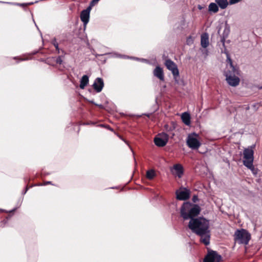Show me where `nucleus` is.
Segmentation results:
<instances>
[{"instance_id":"obj_1","label":"nucleus","mask_w":262,"mask_h":262,"mask_svg":"<svg viewBox=\"0 0 262 262\" xmlns=\"http://www.w3.org/2000/svg\"><path fill=\"white\" fill-rule=\"evenodd\" d=\"M209 222L203 217L191 219L188 227L191 230L200 236V241L205 245L210 243V231Z\"/></svg>"},{"instance_id":"obj_2","label":"nucleus","mask_w":262,"mask_h":262,"mask_svg":"<svg viewBox=\"0 0 262 262\" xmlns=\"http://www.w3.org/2000/svg\"><path fill=\"white\" fill-rule=\"evenodd\" d=\"M227 66L224 71V75L227 83L233 87L237 86L240 82L239 76L241 71L237 66H234L232 60L227 54Z\"/></svg>"},{"instance_id":"obj_3","label":"nucleus","mask_w":262,"mask_h":262,"mask_svg":"<svg viewBox=\"0 0 262 262\" xmlns=\"http://www.w3.org/2000/svg\"><path fill=\"white\" fill-rule=\"evenodd\" d=\"M201 211L200 207L196 204L190 202H184L180 210L181 215L184 220L193 219V217L197 216Z\"/></svg>"},{"instance_id":"obj_4","label":"nucleus","mask_w":262,"mask_h":262,"mask_svg":"<svg viewBox=\"0 0 262 262\" xmlns=\"http://www.w3.org/2000/svg\"><path fill=\"white\" fill-rule=\"evenodd\" d=\"M186 142L189 148L193 150L199 149L201 145L200 137L195 133L188 135Z\"/></svg>"},{"instance_id":"obj_5","label":"nucleus","mask_w":262,"mask_h":262,"mask_svg":"<svg viewBox=\"0 0 262 262\" xmlns=\"http://www.w3.org/2000/svg\"><path fill=\"white\" fill-rule=\"evenodd\" d=\"M235 241L239 244H248L250 239V234L245 230H238L234 234Z\"/></svg>"},{"instance_id":"obj_6","label":"nucleus","mask_w":262,"mask_h":262,"mask_svg":"<svg viewBox=\"0 0 262 262\" xmlns=\"http://www.w3.org/2000/svg\"><path fill=\"white\" fill-rule=\"evenodd\" d=\"M254 145L245 148L243 151V164L246 165L253 163Z\"/></svg>"},{"instance_id":"obj_7","label":"nucleus","mask_w":262,"mask_h":262,"mask_svg":"<svg viewBox=\"0 0 262 262\" xmlns=\"http://www.w3.org/2000/svg\"><path fill=\"white\" fill-rule=\"evenodd\" d=\"M222 257L214 251L208 252L204 258V262H221Z\"/></svg>"},{"instance_id":"obj_8","label":"nucleus","mask_w":262,"mask_h":262,"mask_svg":"<svg viewBox=\"0 0 262 262\" xmlns=\"http://www.w3.org/2000/svg\"><path fill=\"white\" fill-rule=\"evenodd\" d=\"M168 140V135L166 133H162L155 137L154 142L157 146L163 147L166 144Z\"/></svg>"},{"instance_id":"obj_9","label":"nucleus","mask_w":262,"mask_h":262,"mask_svg":"<svg viewBox=\"0 0 262 262\" xmlns=\"http://www.w3.org/2000/svg\"><path fill=\"white\" fill-rule=\"evenodd\" d=\"M190 192L189 190L181 187L176 192L177 199L179 200H186L189 199Z\"/></svg>"},{"instance_id":"obj_10","label":"nucleus","mask_w":262,"mask_h":262,"mask_svg":"<svg viewBox=\"0 0 262 262\" xmlns=\"http://www.w3.org/2000/svg\"><path fill=\"white\" fill-rule=\"evenodd\" d=\"M165 66L166 68L171 71L174 76H179V72L177 65L174 62L170 59H167L165 61Z\"/></svg>"},{"instance_id":"obj_11","label":"nucleus","mask_w":262,"mask_h":262,"mask_svg":"<svg viewBox=\"0 0 262 262\" xmlns=\"http://www.w3.org/2000/svg\"><path fill=\"white\" fill-rule=\"evenodd\" d=\"M91 10V7H89L87 9L81 11L80 14V19L83 22L84 28L89 21L90 13Z\"/></svg>"},{"instance_id":"obj_12","label":"nucleus","mask_w":262,"mask_h":262,"mask_svg":"<svg viewBox=\"0 0 262 262\" xmlns=\"http://www.w3.org/2000/svg\"><path fill=\"white\" fill-rule=\"evenodd\" d=\"M104 86L103 80L101 78H97L93 84L94 89L97 92H100Z\"/></svg>"},{"instance_id":"obj_13","label":"nucleus","mask_w":262,"mask_h":262,"mask_svg":"<svg viewBox=\"0 0 262 262\" xmlns=\"http://www.w3.org/2000/svg\"><path fill=\"white\" fill-rule=\"evenodd\" d=\"M173 174L177 175L179 178H181L183 173V166L179 164L173 165V168L171 169Z\"/></svg>"},{"instance_id":"obj_14","label":"nucleus","mask_w":262,"mask_h":262,"mask_svg":"<svg viewBox=\"0 0 262 262\" xmlns=\"http://www.w3.org/2000/svg\"><path fill=\"white\" fill-rule=\"evenodd\" d=\"M154 75L161 81H164V75L162 69L159 66L156 67L153 71Z\"/></svg>"},{"instance_id":"obj_15","label":"nucleus","mask_w":262,"mask_h":262,"mask_svg":"<svg viewBox=\"0 0 262 262\" xmlns=\"http://www.w3.org/2000/svg\"><path fill=\"white\" fill-rule=\"evenodd\" d=\"M201 46L204 48H207L209 43V35L207 33H203L201 35Z\"/></svg>"},{"instance_id":"obj_16","label":"nucleus","mask_w":262,"mask_h":262,"mask_svg":"<svg viewBox=\"0 0 262 262\" xmlns=\"http://www.w3.org/2000/svg\"><path fill=\"white\" fill-rule=\"evenodd\" d=\"M181 119L183 122L186 125L190 124V116L189 113L185 112L181 115Z\"/></svg>"},{"instance_id":"obj_17","label":"nucleus","mask_w":262,"mask_h":262,"mask_svg":"<svg viewBox=\"0 0 262 262\" xmlns=\"http://www.w3.org/2000/svg\"><path fill=\"white\" fill-rule=\"evenodd\" d=\"M215 2L222 9H226L229 4L228 0H215Z\"/></svg>"},{"instance_id":"obj_18","label":"nucleus","mask_w":262,"mask_h":262,"mask_svg":"<svg viewBox=\"0 0 262 262\" xmlns=\"http://www.w3.org/2000/svg\"><path fill=\"white\" fill-rule=\"evenodd\" d=\"M89 77L87 75H83L81 80H80V88L81 89H84L85 87L88 85L89 83Z\"/></svg>"},{"instance_id":"obj_19","label":"nucleus","mask_w":262,"mask_h":262,"mask_svg":"<svg viewBox=\"0 0 262 262\" xmlns=\"http://www.w3.org/2000/svg\"><path fill=\"white\" fill-rule=\"evenodd\" d=\"M208 10L210 12L216 13L219 11V6L215 2L211 3L208 6Z\"/></svg>"},{"instance_id":"obj_20","label":"nucleus","mask_w":262,"mask_h":262,"mask_svg":"<svg viewBox=\"0 0 262 262\" xmlns=\"http://www.w3.org/2000/svg\"><path fill=\"white\" fill-rule=\"evenodd\" d=\"M248 169H249L253 174L256 175L257 173V169L255 168L253 165V163L247 164L245 165Z\"/></svg>"},{"instance_id":"obj_21","label":"nucleus","mask_w":262,"mask_h":262,"mask_svg":"<svg viewBox=\"0 0 262 262\" xmlns=\"http://www.w3.org/2000/svg\"><path fill=\"white\" fill-rule=\"evenodd\" d=\"M155 172L154 170H149L146 172V177L149 180L152 179L155 177Z\"/></svg>"},{"instance_id":"obj_22","label":"nucleus","mask_w":262,"mask_h":262,"mask_svg":"<svg viewBox=\"0 0 262 262\" xmlns=\"http://www.w3.org/2000/svg\"><path fill=\"white\" fill-rule=\"evenodd\" d=\"M164 127H165V130L168 133H170L174 128V127L173 126H169L168 125H165Z\"/></svg>"},{"instance_id":"obj_23","label":"nucleus","mask_w":262,"mask_h":262,"mask_svg":"<svg viewBox=\"0 0 262 262\" xmlns=\"http://www.w3.org/2000/svg\"><path fill=\"white\" fill-rule=\"evenodd\" d=\"M52 43L54 45V46L55 47L56 50H57L58 52L59 53V47H58V43L56 41V39L55 38H54L52 40Z\"/></svg>"},{"instance_id":"obj_24","label":"nucleus","mask_w":262,"mask_h":262,"mask_svg":"<svg viewBox=\"0 0 262 262\" xmlns=\"http://www.w3.org/2000/svg\"><path fill=\"white\" fill-rule=\"evenodd\" d=\"M56 62L58 64H61L62 62V57L61 56H58L56 59Z\"/></svg>"},{"instance_id":"obj_25","label":"nucleus","mask_w":262,"mask_h":262,"mask_svg":"<svg viewBox=\"0 0 262 262\" xmlns=\"http://www.w3.org/2000/svg\"><path fill=\"white\" fill-rule=\"evenodd\" d=\"M241 1L242 0H230L229 1V4L231 5H234V4L238 3V2H239Z\"/></svg>"},{"instance_id":"obj_26","label":"nucleus","mask_w":262,"mask_h":262,"mask_svg":"<svg viewBox=\"0 0 262 262\" xmlns=\"http://www.w3.org/2000/svg\"><path fill=\"white\" fill-rule=\"evenodd\" d=\"M191 38L190 37H189L187 40V42L188 44H189L191 41Z\"/></svg>"},{"instance_id":"obj_27","label":"nucleus","mask_w":262,"mask_h":262,"mask_svg":"<svg viewBox=\"0 0 262 262\" xmlns=\"http://www.w3.org/2000/svg\"><path fill=\"white\" fill-rule=\"evenodd\" d=\"M197 199H198L197 196H194L193 197V199L192 200H193V201L194 202H195L196 201V200H197Z\"/></svg>"},{"instance_id":"obj_28","label":"nucleus","mask_w":262,"mask_h":262,"mask_svg":"<svg viewBox=\"0 0 262 262\" xmlns=\"http://www.w3.org/2000/svg\"><path fill=\"white\" fill-rule=\"evenodd\" d=\"M32 4H33L32 3H28V4H19V5H21V6H24V5H31Z\"/></svg>"},{"instance_id":"obj_29","label":"nucleus","mask_w":262,"mask_h":262,"mask_svg":"<svg viewBox=\"0 0 262 262\" xmlns=\"http://www.w3.org/2000/svg\"><path fill=\"white\" fill-rule=\"evenodd\" d=\"M100 0H93L92 2V3H97Z\"/></svg>"},{"instance_id":"obj_30","label":"nucleus","mask_w":262,"mask_h":262,"mask_svg":"<svg viewBox=\"0 0 262 262\" xmlns=\"http://www.w3.org/2000/svg\"><path fill=\"white\" fill-rule=\"evenodd\" d=\"M198 8L200 9V10H201L202 8H203V7L201 6V5H199L198 6Z\"/></svg>"},{"instance_id":"obj_31","label":"nucleus","mask_w":262,"mask_h":262,"mask_svg":"<svg viewBox=\"0 0 262 262\" xmlns=\"http://www.w3.org/2000/svg\"><path fill=\"white\" fill-rule=\"evenodd\" d=\"M51 184V182H50V181H47V182H46L45 183V185H47V184Z\"/></svg>"},{"instance_id":"obj_32","label":"nucleus","mask_w":262,"mask_h":262,"mask_svg":"<svg viewBox=\"0 0 262 262\" xmlns=\"http://www.w3.org/2000/svg\"><path fill=\"white\" fill-rule=\"evenodd\" d=\"M120 57H127V56H125V55H123V56H121V55H120Z\"/></svg>"},{"instance_id":"obj_33","label":"nucleus","mask_w":262,"mask_h":262,"mask_svg":"<svg viewBox=\"0 0 262 262\" xmlns=\"http://www.w3.org/2000/svg\"><path fill=\"white\" fill-rule=\"evenodd\" d=\"M170 135H171L172 136H174V134L173 133H171V134L170 133Z\"/></svg>"}]
</instances>
